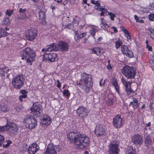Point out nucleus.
<instances>
[{"instance_id":"obj_61","label":"nucleus","mask_w":154,"mask_h":154,"mask_svg":"<svg viewBox=\"0 0 154 154\" xmlns=\"http://www.w3.org/2000/svg\"><path fill=\"white\" fill-rule=\"evenodd\" d=\"M146 47L149 51H150L152 50V48L151 47L147 45Z\"/></svg>"},{"instance_id":"obj_32","label":"nucleus","mask_w":154,"mask_h":154,"mask_svg":"<svg viewBox=\"0 0 154 154\" xmlns=\"http://www.w3.org/2000/svg\"><path fill=\"white\" fill-rule=\"evenodd\" d=\"M104 12L107 15H109L111 20L113 21L114 20V18L116 17V14L111 12H109L107 10H104Z\"/></svg>"},{"instance_id":"obj_18","label":"nucleus","mask_w":154,"mask_h":154,"mask_svg":"<svg viewBox=\"0 0 154 154\" xmlns=\"http://www.w3.org/2000/svg\"><path fill=\"white\" fill-rule=\"evenodd\" d=\"M121 81L125 87V91L127 94L129 95H130L132 92V91L131 88V83L129 82L126 81V80L122 78L121 79Z\"/></svg>"},{"instance_id":"obj_37","label":"nucleus","mask_w":154,"mask_h":154,"mask_svg":"<svg viewBox=\"0 0 154 154\" xmlns=\"http://www.w3.org/2000/svg\"><path fill=\"white\" fill-rule=\"evenodd\" d=\"M127 154H136V151L132 147L129 146L128 147V150L126 152Z\"/></svg>"},{"instance_id":"obj_15","label":"nucleus","mask_w":154,"mask_h":154,"mask_svg":"<svg viewBox=\"0 0 154 154\" xmlns=\"http://www.w3.org/2000/svg\"><path fill=\"white\" fill-rule=\"evenodd\" d=\"M43 59L48 60L54 62L57 60V55L53 53H46L42 55Z\"/></svg>"},{"instance_id":"obj_29","label":"nucleus","mask_w":154,"mask_h":154,"mask_svg":"<svg viewBox=\"0 0 154 154\" xmlns=\"http://www.w3.org/2000/svg\"><path fill=\"white\" fill-rule=\"evenodd\" d=\"M86 35L85 33H83L79 34L77 33V32L75 31L74 35V39L76 42H78L81 38L85 36Z\"/></svg>"},{"instance_id":"obj_42","label":"nucleus","mask_w":154,"mask_h":154,"mask_svg":"<svg viewBox=\"0 0 154 154\" xmlns=\"http://www.w3.org/2000/svg\"><path fill=\"white\" fill-rule=\"evenodd\" d=\"M103 38L102 37H100L97 39V40H95L94 42L95 45H97L98 44H100L101 43V41L103 40Z\"/></svg>"},{"instance_id":"obj_49","label":"nucleus","mask_w":154,"mask_h":154,"mask_svg":"<svg viewBox=\"0 0 154 154\" xmlns=\"http://www.w3.org/2000/svg\"><path fill=\"white\" fill-rule=\"evenodd\" d=\"M12 142L11 141H8L6 144H4L3 145V147L6 148L8 147L9 146V145Z\"/></svg>"},{"instance_id":"obj_63","label":"nucleus","mask_w":154,"mask_h":154,"mask_svg":"<svg viewBox=\"0 0 154 154\" xmlns=\"http://www.w3.org/2000/svg\"><path fill=\"white\" fill-rule=\"evenodd\" d=\"M151 38L154 40V32L150 35Z\"/></svg>"},{"instance_id":"obj_22","label":"nucleus","mask_w":154,"mask_h":154,"mask_svg":"<svg viewBox=\"0 0 154 154\" xmlns=\"http://www.w3.org/2000/svg\"><path fill=\"white\" fill-rule=\"evenodd\" d=\"M90 50L92 54H95L97 55H101L104 52L103 49L98 47H94L90 49Z\"/></svg>"},{"instance_id":"obj_64","label":"nucleus","mask_w":154,"mask_h":154,"mask_svg":"<svg viewBox=\"0 0 154 154\" xmlns=\"http://www.w3.org/2000/svg\"><path fill=\"white\" fill-rule=\"evenodd\" d=\"M142 11L146 13L148 11V10H147L146 8H144L143 9Z\"/></svg>"},{"instance_id":"obj_14","label":"nucleus","mask_w":154,"mask_h":154,"mask_svg":"<svg viewBox=\"0 0 154 154\" xmlns=\"http://www.w3.org/2000/svg\"><path fill=\"white\" fill-rule=\"evenodd\" d=\"M77 113L79 116L83 118L88 114L87 109L83 106H80L77 110Z\"/></svg>"},{"instance_id":"obj_13","label":"nucleus","mask_w":154,"mask_h":154,"mask_svg":"<svg viewBox=\"0 0 154 154\" xmlns=\"http://www.w3.org/2000/svg\"><path fill=\"white\" fill-rule=\"evenodd\" d=\"M58 50V46L56 44L53 43L51 45H48L45 48H43L42 50V52L44 54L47 53L48 52H50L52 51H57Z\"/></svg>"},{"instance_id":"obj_52","label":"nucleus","mask_w":154,"mask_h":154,"mask_svg":"<svg viewBox=\"0 0 154 154\" xmlns=\"http://www.w3.org/2000/svg\"><path fill=\"white\" fill-rule=\"evenodd\" d=\"M107 79H106L103 82V79H101L100 82V86L104 85H105V82L107 81Z\"/></svg>"},{"instance_id":"obj_1","label":"nucleus","mask_w":154,"mask_h":154,"mask_svg":"<svg viewBox=\"0 0 154 154\" xmlns=\"http://www.w3.org/2000/svg\"><path fill=\"white\" fill-rule=\"evenodd\" d=\"M67 137L71 142H74V146L77 149H84L88 146L89 143V138L85 135L71 132L69 133Z\"/></svg>"},{"instance_id":"obj_30","label":"nucleus","mask_w":154,"mask_h":154,"mask_svg":"<svg viewBox=\"0 0 154 154\" xmlns=\"http://www.w3.org/2000/svg\"><path fill=\"white\" fill-rule=\"evenodd\" d=\"M121 29L124 33L125 37L128 39L131 40V38L130 35V34L127 29H125L124 27H121Z\"/></svg>"},{"instance_id":"obj_48","label":"nucleus","mask_w":154,"mask_h":154,"mask_svg":"<svg viewBox=\"0 0 154 154\" xmlns=\"http://www.w3.org/2000/svg\"><path fill=\"white\" fill-rule=\"evenodd\" d=\"M79 19V17L75 16L74 18H73V23H75L76 24H79V23L78 22V20Z\"/></svg>"},{"instance_id":"obj_55","label":"nucleus","mask_w":154,"mask_h":154,"mask_svg":"<svg viewBox=\"0 0 154 154\" xmlns=\"http://www.w3.org/2000/svg\"><path fill=\"white\" fill-rule=\"evenodd\" d=\"M104 10H107V9H105V7H103V9L101 11H100L101 12L100 13V15L101 16H103L104 15V13H105L103 11Z\"/></svg>"},{"instance_id":"obj_54","label":"nucleus","mask_w":154,"mask_h":154,"mask_svg":"<svg viewBox=\"0 0 154 154\" xmlns=\"http://www.w3.org/2000/svg\"><path fill=\"white\" fill-rule=\"evenodd\" d=\"M67 27L68 28L70 29H72L74 27L73 24L69 23L67 25Z\"/></svg>"},{"instance_id":"obj_4","label":"nucleus","mask_w":154,"mask_h":154,"mask_svg":"<svg viewBox=\"0 0 154 154\" xmlns=\"http://www.w3.org/2000/svg\"><path fill=\"white\" fill-rule=\"evenodd\" d=\"M24 125L27 128L32 129L36 126L37 120L35 118L31 115H27L24 118L23 121Z\"/></svg>"},{"instance_id":"obj_34","label":"nucleus","mask_w":154,"mask_h":154,"mask_svg":"<svg viewBox=\"0 0 154 154\" xmlns=\"http://www.w3.org/2000/svg\"><path fill=\"white\" fill-rule=\"evenodd\" d=\"M152 143V140L150 137H146L145 141V146H150Z\"/></svg>"},{"instance_id":"obj_62","label":"nucleus","mask_w":154,"mask_h":154,"mask_svg":"<svg viewBox=\"0 0 154 154\" xmlns=\"http://www.w3.org/2000/svg\"><path fill=\"white\" fill-rule=\"evenodd\" d=\"M55 1H56L57 3H61L62 2H63V1H64L63 0H54Z\"/></svg>"},{"instance_id":"obj_35","label":"nucleus","mask_w":154,"mask_h":154,"mask_svg":"<svg viewBox=\"0 0 154 154\" xmlns=\"http://www.w3.org/2000/svg\"><path fill=\"white\" fill-rule=\"evenodd\" d=\"M29 17V16L26 13H24L23 14H21L19 18L20 20H26Z\"/></svg>"},{"instance_id":"obj_28","label":"nucleus","mask_w":154,"mask_h":154,"mask_svg":"<svg viewBox=\"0 0 154 154\" xmlns=\"http://www.w3.org/2000/svg\"><path fill=\"white\" fill-rule=\"evenodd\" d=\"M112 84L114 86L116 91L117 93L121 97V94L120 92L119 86L118 85L117 81L115 79H112Z\"/></svg>"},{"instance_id":"obj_36","label":"nucleus","mask_w":154,"mask_h":154,"mask_svg":"<svg viewBox=\"0 0 154 154\" xmlns=\"http://www.w3.org/2000/svg\"><path fill=\"white\" fill-rule=\"evenodd\" d=\"M0 108L1 111L5 112H8L9 110V108L5 105H0Z\"/></svg>"},{"instance_id":"obj_25","label":"nucleus","mask_w":154,"mask_h":154,"mask_svg":"<svg viewBox=\"0 0 154 154\" xmlns=\"http://www.w3.org/2000/svg\"><path fill=\"white\" fill-rule=\"evenodd\" d=\"M100 22V26L101 29L105 31H107L109 26L106 24L105 20L103 18H101Z\"/></svg>"},{"instance_id":"obj_12","label":"nucleus","mask_w":154,"mask_h":154,"mask_svg":"<svg viewBox=\"0 0 154 154\" xmlns=\"http://www.w3.org/2000/svg\"><path fill=\"white\" fill-rule=\"evenodd\" d=\"M105 127L103 124H98L96 126L94 130L95 134L98 137H100L105 134Z\"/></svg>"},{"instance_id":"obj_2","label":"nucleus","mask_w":154,"mask_h":154,"mask_svg":"<svg viewBox=\"0 0 154 154\" xmlns=\"http://www.w3.org/2000/svg\"><path fill=\"white\" fill-rule=\"evenodd\" d=\"M77 85L79 86L84 91L88 94L89 92L93 85V82L91 75L83 73L81 75L80 79Z\"/></svg>"},{"instance_id":"obj_3","label":"nucleus","mask_w":154,"mask_h":154,"mask_svg":"<svg viewBox=\"0 0 154 154\" xmlns=\"http://www.w3.org/2000/svg\"><path fill=\"white\" fill-rule=\"evenodd\" d=\"M20 55L22 59H25L29 65H32V62L34 60L35 56L34 51L32 49L26 48L21 51Z\"/></svg>"},{"instance_id":"obj_38","label":"nucleus","mask_w":154,"mask_h":154,"mask_svg":"<svg viewBox=\"0 0 154 154\" xmlns=\"http://www.w3.org/2000/svg\"><path fill=\"white\" fill-rule=\"evenodd\" d=\"M8 33L2 28H0V38L6 36Z\"/></svg>"},{"instance_id":"obj_56","label":"nucleus","mask_w":154,"mask_h":154,"mask_svg":"<svg viewBox=\"0 0 154 154\" xmlns=\"http://www.w3.org/2000/svg\"><path fill=\"white\" fill-rule=\"evenodd\" d=\"M57 82V83L58 84L57 85V87L58 88H60V84L61 83L60 82V81L59 80H57L56 81Z\"/></svg>"},{"instance_id":"obj_23","label":"nucleus","mask_w":154,"mask_h":154,"mask_svg":"<svg viewBox=\"0 0 154 154\" xmlns=\"http://www.w3.org/2000/svg\"><path fill=\"white\" fill-rule=\"evenodd\" d=\"M58 45V50L59 48L63 51H66L68 50L69 46L67 43L62 41L59 42Z\"/></svg>"},{"instance_id":"obj_53","label":"nucleus","mask_w":154,"mask_h":154,"mask_svg":"<svg viewBox=\"0 0 154 154\" xmlns=\"http://www.w3.org/2000/svg\"><path fill=\"white\" fill-rule=\"evenodd\" d=\"M149 65L151 67H154V60H151L149 61Z\"/></svg>"},{"instance_id":"obj_59","label":"nucleus","mask_w":154,"mask_h":154,"mask_svg":"<svg viewBox=\"0 0 154 154\" xmlns=\"http://www.w3.org/2000/svg\"><path fill=\"white\" fill-rule=\"evenodd\" d=\"M148 31L150 33V34H152V33H153L154 32V29H152V28H149L148 29Z\"/></svg>"},{"instance_id":"obj_60","label":"nucleus","mask_w":154,"mask_h":154,"mask_svg":"<svg viewBox=\"0 0 154 154\" xmlns=\"http://www.w3.org/2000/svg\"><path fill=\"white\" fill-rule=\"evenodd\" d=\"M134 18L136 21L137 22H138V21L139 20V18L136 15H135L134 16Z\"/></svg>"},{"instance_id":"obj_40","label":"nucleus","mask_w":154,"mask_h":154,"mask_svg":"<svg viewBox=\"0 0 154 154\" xmlns=\"http://www.w3.org/2000/svg\"><path fill=\"white\" fill-rule=\"evenodd\" d=\"M137 100L135 98H134L133 100L130 103L129 105L131 106V105H132L133 107L135 106L136 107H137Z\"/></svg>"},{"instance_id":"obj_45","label":"nucleus","mask_w":154,"mask_h":154,"mask_svg":"<svg viewBox=\"0 0 154 154\" xmlns=\"http://www.w3.org/2000/svg\"><path fill=\"white\" fill-rule=\"evenodd\" d=\"M113 100L112 98H109L107 101V103L108 105H110L113 104Z\"/></svg>"},{"instance_id":"obj_19","label":"nucleus","mask_w":154,"mask_h":154,"mask_svg":"<svg viewBox=\"0 0 154 154\" xmlns=\"http://www.w3.org/2000/svg\"><path fill=\"white\" fill-rule=\"evenodd\" d=\"M121 50L122 53L129 57L132 58L134 57V54L132 52L129 50L126 45H124L121 47Z\"/></svg>"},{"instance_id":"obj_41","label":"nucleus","mask_w":154,"mask_h":154,"mask_svg":"<svg viewBox=\"0 0 154 154\" xmlns=\"http://www.w3.org/2000/svg\"><path fill=\"white\" fill-rule=\"evenodd\" d=\"M3 69V72L0 73V74L4 75L5 73L8 72L9 70V69L8 67L4 66L2 65V66Z\"/></svg>"},{"instance_id":"obj_11","label":"nucleus","mask_w":154,"mask_h":154,"mask_svg":"<svg viewBox=\"0 0 154 154\" xmlns=\"http://www.w3.org/2000/svg\"><path fill=\"white\" fill-rule=\"evenodd\" d=\"M124 123L123 119L120 115H117L113 118V124L114 127L117 128H120L122 127Z\"/></svg>"},{"instance_id":"obj_44","label":"nucleus","mask_w":154,"mask_h":154,"mask_svg":"<svg viewBox=\"0 0 154 154\" xmlns=\"http://www.w3.org/2000/svg\"><path fill=\"white\" fill-rule=\"evenodd\" d=\"M7 124L5 126H1L0 128V131L3 132L6 131L7 132Z\"/></svg>"},{"instance_id":"obj_46","label":"nucleus","mask_w":154,"mask_h":154,"mask_svg":"<svg viewBox=\"0 0 154 154\" xmlns=\"http://www.w3.org/2000/svg\"><path fill=\"white\" fill-rule=\"evenodd\" d=\"M13 12V11H12L8 9L6 11V15H8L9 17H10L12 15V13Z\"/></svg>"},{"instance_id":"obj_51","label":"nucleus","mask_w":154,"mask_h":154,"mask_svg":"<svg viewBox=\"0 0 154 154\" xmlns=\"http://www.w3.org/2000/svg\"><path fill=\"white\" fill-rule=\"evenodd\" d=\"M26 9L25 8L23 9L22 8H20L19 9V12L20 13H25V12L26 11Z\"/></svg>"},{"instance_id":"obj_9","label":"nucleus","mask_w":154,"mask_h":154,"mask_svg":"<svg viewBox=\"0 0 154 154\" xmlns=\"http://www.w3.org/2000/svg\"><path fill=\"white\" fill-rule=\"evenodd\" d=\"M60 149V147L59 146L50 143L48 145L45 154H57V152Z\"/></svg>"},{"instance_id":"obj_8","label":"nucleus","mask_w":154,"mask_h":154,"mask_svg":"<svg viewBox=\"0 0 154 154\" xmlns=\"http://www.w3.org/2000/svg\"><path fill=\"white\" fill-rule=\"evenodd\" d=\"M30 110L32 113L36 116H40L42 111V108L39 102L34 103Z\"/></svg>"},{"instance_id":"obj_31","label":"nucleus","mask_w":154,"mask_h":154,"mask_svg":"<svg viewBox=\"0 0 154 154\" xmlns=\"http://www.w3.org/2000/svg\"><path fill=\"white\" fill-rule=\"evenodd\" d=\"M11 20L9 17H5L3 19L2 21V25L6 26H8L11 24Z\"/></svg>"},{"instance_id":"obj_21","label":"nucleus","mask_w":154,"mask_h":154,"mask_svg":"<svg viewBox=\"0 0 154 154\" xmlns=\"http://www.w3.org/2000/svg\"><path fill=\"white\" fill-rule=\"evenodd\" d=\"M51 122L50 117L46 114L44 115L43 118L41 120V122L43 125H49Z\"/></svg>"},{"instance_id":"obj_50","label":"nucleus","mask_w":154,"mask_h":154,"mask_svg":"<svg viewBox=\"0 0 154 154\" xmlns=\"http://www.w3.org/2000/svg\"><path fill=\"white\" fill-rule=\"evenodd\" d=\"M149 20L151 21H154V14H151L149 16Z\"/></svg>"},{"instance_id":"obj_47","label":"nucleus","mask_w":154,"mask_h":154,"mask_svg":"<svg viewBox=\"0 0 154 154\" xmlns=\"http://www.w3.org/2000/svg\"><path fill=\"white\" fill-rule=\"evenodd\" d=\"M4 141V137L0 134V146H2Z\"/></svg>"},{"instance_id":"obj_5","label":"nucleus","mask_w":154,"mask_h":154,"mask_svg":"<svg viewBox=\"0 0 154 154\" xmlns=\"http://www.w3.org/2000/svg\"><path fill=\"white\" fill-rule=\"evenodd\" d=\"M122 72L128 79L134 78L136 75L134 68L128 66H125L123 68Z\"/></svg>"},{"instance_id":"obj_7","label":"nucleus","mask_w":154,"mask_h":154,"mask_svg":"<svg viewBox=\"0 0 154 154\" xmlns=\"http://www.w3.org/2000/svg\"><path fill=\"white\" fill-rule=\"evenodd\" d=\"M119 151L117 141L115 140L111 141L109 145V154H118Z\"/></svg>"},{"instance_id":"obj_43","label":"nucleus","mask_w":154,"mask_h":154,"mask_svg":"<svg viewBox=\"0 0 154 154\" xmlns=\"http://www.w3.org/2000/svg\"><path fill=\"white\" fill-rule=\"evenodd\" d=\"M63 94L65 97H68L70 95V93L68 90H64L63 91Z\"/></svg>"},{"instance_id":"obj_57","label":"nucleus","mask_w":154,"mask_h":154,"mask_svg":"<svg viewBox=\"0 0 154 154\" xmlns=\"http://www.w3.org/2000/svg\"><path fill=\"white\" fill-rule=\"evenodd\" d=\"M111 29H113V31L114 32H118V30L117 29L116 27L114 26L112 27L111 28Z\"/></svg>"},{"instance_id":"obj_39","label":"nucleus","mask_w":154,"mask_h":154,"mask_svg":"<svg viewBox=\"0 0 154 154\" xmlns=\"http://www.w3.org/2000/svg\"><path fill=\"white\" fill-rule=\"evenodd\" d=\"M122 44V42L120 38H118L115 42V46L117 49L119 48Z\"/></svg>"},{"instance_id":"obj_58","label":"nucleus","mask_w":154,"mask_h":154,"mask_svg":"<svg viewBox=\"0 0 154 154\" xmlns=\"http://www.w3.org/2000/svg\"><path fill=\"white\" fill-rule=\"evenodd\" d=\"M108 62L109 63V64L108 65L106 66V68L108 69H112L111 66L109 64V60H108Z\"/></svg>"},{"instance_id":"obj_24","label":"nucleus","mask_w":154,"mask_h":154,"mask_svg":"<svg viewBox=\"0 0 154 154\" xmlns=\"http://www.w3.org/2000/svg\"><path fill=\"white\" fill-rule=\"evenodd\" d=\"M91 3L95 5L94 8L98 11H101L103 9V7L100 5V3L98 1H95L91 0Z\"/></svg>"},{"instance_id":"obj_10","label":"nucleus","mask_w":154,"mask_h":154,"mask_svg":"<svg viewBox=\"0 0 154 154\" xmlns=\"http://www.w3.org/2000/svg\"><path fill=\"white\" fill-rule=\"evenodd\" d=\"M18 129V126L14 123L7 122V133L10 135L15 134Z\"/></svg>"},{"instance_id":"obj_16","label":"nucleus","mask_w":154,"mask_h":154,"mask_svg":"<svg viewBox=\"0 0 154 154\" xmlns=\"http://www.w3.org/2000/svg\"><path fill=\"white\" fill-rule=\"evenodd\" d=\"M25 35L27 40L31 41L36 38L37 34L35 30L29 29L26 32Z\"/></svg>"},{"instance_id":"obj_20","label":"nucleus","mask_w":154,"mask_h":154,"mask_svg":"<svg viewBox=\"0 0 154 154\" xmlns=\"http://www.w3.org/2000/svg\"><path fill=\"white\" fill-rule=\"evenodd\" d=\"M39 149L37 144L33 143L30 145L28 148V152L29 154H35Z\"/></svg>"},{"instance_id":"obj_17","label":"nucleus","mask_w":154,"mask_h":154,"mask_svg":"<svg viewBox=\"0 0 154 154\" xmlns=\"http://www.w3.org/2000/svg\"><path fill=\"white\" fill-rule=\"evenodd\" d=\"M131 140L132 142L136 145H140L143 142L142 136L138 134L132 136Z\"/></svg>"},{"instance_id":"obj_33","label":"nucleus","mask_w":154,"mask_h":154,"mask_svg":"<svg viewBox=\"0 0 154 154\" xmlns=\"http://www.w3.org/2000/svg\"><path fill=\"white\" fill-rule=\"evenodd\" d=\"M20 92L22 94V95L19 96V99L21 102H22L23 101V98H25L27 97V94L28 92L24 90H21Z\"/></svg>"},{"instance_id":"obj_6","label":"nucleus","mask_w":154,"mask_h":154,"mask_svg":"<svg viewBox=\"0 0 154 154\" xmlns=\"http://www.w3.org/2000/svg\"><path fill=\"white\" fill-rule=\"evenodd\" d=\"M12 85L17 89H20L23 85L24 79L22 75H18L14 78L12 81Z\"/></svg>"},{"instance_id":"obj_27","label":"nucleus","mask_w":154,"mask_h":154,"mask_svg":"<svg viewBox=\"0 0 154 154\" xmlns=\"http://www.w3.org/2000/svg\"><path fill=\"white\" fill-rule=\"evenodd\" d=\"M39 20L40 22L43 24L46 23L45 13L42 11H40L39 13Z\"/></svg>"},{"instance_id":"obj_26","label":"nucleus","mask_w":154,"mask_h":154,"mask_svg":"<svg viewBox=\"0 0 154 154\" xmlns=\"http://www.w3.org/2000/svg\"><path fill=\"white\" fill-rule=\"evenodd\" d=\"M86 28L89 29V32L91 35L93 36L94 39H95L94 35L97 32L96 27L92 25H89L87 26Z\"/></svg>"}]
</instances>
